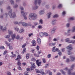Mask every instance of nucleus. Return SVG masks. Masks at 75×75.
Here are the masks:
<instances>
[{"label":"nucleus","instance_id":"nucleus-1","mask_svg":"<svg viewBox=\"0 0 75 75\" xmlns=\"http://www.w3.org/2000/svg\"><path fill=\"white\" fill-rule=\"evenodd\" d=\"M6 9L7 10H10L8 15L10 18H14V17H16V15L15 13H12V10L10 6H8L6 8Z\"/></svg>","mask_w":75,"mask_h":75},{"label":"nucleus","instance_id":"nucleus-2","mask_svg":"<svg viewBox=\"0 0 75 75\" xmlns=\"http://www.w3.org/2000/svg\"><path fill=\"white\" fill-rule=\"evenodd\" d=\"M75 67V64H73L71 66L70 68V69L68 70L67 67H66L64 69V70L66 71H68V75H75V73H73L70 72L71 70H73L74 69V67Z\"/></svg>","mask_w":75,"mask_h":75},{"label":"nucleus","instance_id":"nucleus-3","mask_svg":"<svg viewBox=\"0 0 75 75\" xmlns=\"http://www.w3.org/2000/svg\"><path fill=\"white\" fill-rule=\"evenodd\" d=\"M37 14L35 13H31L29 15L28 18L29 20H35L36 18Z\"/></svg>","mask_w":75,"mask_h":75},{"label":"nucleus","instance_id":"nucleus-4","mask_svg":"<svg viewBox=\"0 0 75 75\" xmlns=\"http://www.w3.org/2000/svg\"><path fill=\"white\" fill-rule=\"evenodd\" d=\"M67 50H68V55H71V54H73V52H71V51H71L73 49V48L72 47V45H70L69 46L67 47Z\"/></svg>","mask_w":75,"mask_h":75},{"label":"nucleus","instance_id":"nucleus-5","mask_svg":"<svg viewBox=\"0 0 75 75\" xmlns=\"http://www.w3.org/2000/svg\"><path fill=\"white\" fill-rule=\"evenodd\" d=\"M8 32L9 33V35H11V37L12 39L14 40V38H16V34H13H13V31L12 30H8Z\"/></svg>","mask_w":75,"mask_h":75},{"label":"nucleus","instance_id":"nucleus-6","mask_svg":"<svg viewBox=\"0 0 75 75\" xmlns=\"http://www.w3.org/2000/svg\"><path fill=\"white\" fill-rule=\"evenodd\" d=\"M36 71L37 73H40L42 75H46V74L44 72V70L43 69L40 70V71L36 70Z\"/></svg>","mask_w":75,"mask_h":75},{"label":"nucleus","instance_id":"nucleus-7","mask_svg":"<svg viewBox=\"0 0 75 75\" xmlns=\"http://www.w3.org/2000/svg\"><path fill=\"white\" fill-rule=\"evenodd\" d=\"M21 13L22 15H23V16L25 20H27V17L26 16H25L27 14V12H24L23 11H21Z\"/></svg>","mask_w":75,"mask_h":75},{"label":"nucleus","instance_id":"nucleus-8","mask_svg":"<svg viewBox=\"0 0 75 75\" xmlns=\"http://www.w3.org/2000/svg\"><path fill=\"white\" fill-rule=\"evenodd\" d=\"M7 29V28L6 26H2L0 25V30L1 31H6Z\"/></svg>","mask_w":75,"mask_h":75},{"label":"nucleus","instance_id":"nucleus-9","mask_svg":"<svg viewBox=\"0 0 75 75\" xmlns=\"http://www.w3.org/2000/svg\"><path fill=\"white\" fill-rule=\"evenodd\" d=\"M31 65H32L31 67H30V69L31 70H33L35 68V63H31Z\"/></svg>","mask_w":75,"mask_h":75},{"label":"nucleus","instance_id":"nucleus-10","mask_svg":"<svg viewBox=\"0 0 75 75\" xmlns=\"http://www.w3.org/2000/svg\"><path fill=\"white\" fill-rule=\"evenodd\" d=\"M21 24L23 26V27H27V26H28V23H25V22H21Z\"/></svg>","mask_w":75,"mask_h":75},{"label":"nucleus","instance_id":"nucleus-11","mask_svg":"<svg viewBox=\"0 0 75 75\" xmlns=\"http://www.w3.org/2000/svg\"><path fill=\"white\" fill-rule=\"evenodd\" d=\"M55 48H56V47L54 46L52 48V52H56V51H59V49L58 48H56L55 50L54 49H55Z\"/></svg>","mask_w":75,"mask_h":75},{"label":"nucleus","instance_id":"nucleus-12","mask_svg":"<svg viewBox=\"0 0 75 75\" xmlns=\"http://www.w3.org/2000/svg\"><path fill=\"white\" fill-rule=\"evenodd\" d=\"M42 1L41 0H35L34 3L35 4H36L38 2L39 5H40Z\"/></svg>","mask_w":75,"mask_h":75},{"label":"nucleus","instance_id":"nucleus-13","mask_svg":"<svg viewBox=\"0 0 75 75\" xmlns=\"http://www.w3.org/2000/svg\"><path fill=\"white\" fill-rule=\"evenodd\" d=\"M57 21V20H54L52 21L51 23L53 25H56V21Z\"/></svg>","mask_w":75,"mask_h":75},{"label":"nucleus","instance_id":"nucleus-14","mask_svg":"<svg viewBox=\"0 0 75 75\" xmlns=\"http://www.w3.org/2000/svg\"><path fill=\"white\" fill-rule=\"evenodd\" d=\"M55 30H56V28H55V27H54L51 32V34H54V33H55Z\"/></svg>","mask_w":75,"mask_h":75},{"label":"nucleus","instance_id":"nucleus-15","mask_svg":"<svg viewBox=\"0 0 75 75\" xmlns=\"http://www.w3.org/2000/svg\"><path fill=\"white\" fill-rule=\"evenodd\" d=\"M39 61H40V60H37L36 61V63L37 64V65L38 66V67H40V65H41V62H39Z\"/></svg>","mask_w":75,"mask_h":75},{"label":"nucleus","instance_id":"nucleus-16","mask_svg":"<svg viewBox=\"0 0 75 75\" xmlns=\"http://www.w3.org/2000/svg\"><path fill=\"white\" fill-rule=\"evenodd\" d=\"M32 46H35V45H36V42L35 41V40H33L32 42Z\"/></svg>","mask_w":75,"mask_h":75},{"label":"nucleus","instance_id":"nucleus-17","mask_svg":"<svg viewBox=\"0 0 75 75\" xmlns=\"http://www.w3.org/2000/svg\"><path fill=\"white\" fill-rule=\"evenodd\" d=\"M21 22H20L19 23H18V22L17 21H14V23L15 24H18V25H20V24H21Z\"/></svg>","mask_w":75,"mask_h":75},{"label":"nucleus","instance_id":"nucleus-18","mask_svg":"<svg viewBox=\"0 0 75 75\" xmlns=\"http://www.w3.org/2000/svg\"><path fill=\"white\" fill-rule=\"evenodd\" d=\"M17 65L18 66H21V62H20V60H18V62L17 63Z\"/></svg>","mask_w":75,"mask_h":75},{"label":"nucleus","instance_id":"nucleus-19","mask_svg":"<svg viewBox=\"0 0 75 75\" xmlns=\"http://www.w3.org/2000/svg\"><path fill=\"white\" fill-rule=\"evenodd\" d=\"M56 44V42L52 43L49 44V45L52 47H54Z\"/></svg>","mask_w":75,"mask_h":75},{"label":"nucleus","instance_id":"nucleus-20","mask_svg":"<svg viewBox=\"0 0 75 75\" xmlns=\"http://www.w3.org/2000/svg\"><path fill=\"white\" fill-rule=\"evenodd\" d=\"M51 12H50L47 14V16L48 18H50V17H51Z\"/></svg>","mask_w":75,"mask_h":75},{"label":"nucleus","instance_id":"nucleus-21","mask_svg":"<svg viewBox=\"0 0 75 75\" xmlns=\"http://www.w3.org/2000/svg\"><path fill=\"white\" fill-rule=\"evenodd\" d=\"M20 59H21V56L20 55H19L17 57V58L16 59V60H20Z\"/></svg>","mask_w":75,"mask_h":75},{"label":"nucleus","instance_id":"nucleus-22","mask_svg":"<svg viewBox=\"0 0 75 75\" xmlns=\"http://www.w3.org/2000/svg\"><path fill=\"white\" fill-rule=\"evenodd\" d=\"M65 41L66 42H68V43H71L70 40L69 38H67L65 40Z\"/></svg>","mask_w":75,"mask_h":75},{"label":"nucleus","instance_id":"nucleus-23","mask_svg":"<svg viewBox=\"0 0 75 75\" xmlns=\"http://www.w3.org/2000/svg\"><path fill=\"white\" fill-rule=\"evenodd\" d=\"M41 39L40 38H38L37 39V42L38 43V44H41Z\"/></svg>","mask_w":75,"mask_h":75},{"label":"nucleus","instance_id":"nucleus-24","mask_svg":"<svg viewBox=\"0 0 75 75\" xmlns=\"http://www.w3.org/2000/svg\"><path fill=\"white\" fill-rule=\"evenodd\" d=\"M71 61H74L75 60V57H70Z\"/></svg>","mask_w":75,"mask_h":75},{"label":"nucleus","instance_id":"nucleus-25","mask_svg":"<svg viewBox=\"0 0 75 75\" xmlns=\"http://www.w3.org/2000/svg\"><path fill=\"white\" fill-rule=\"evenodd\" d=\"M44 13V10H41L40 11V14H43Z\"/></svg>","mask_w":75,"mask_h":75},{"label":"nucleus","instance_id":"nucleus-26","mask_svg":"<svg viewBox=\"0 0 75 75\" xmlns=\"http://www.w3.org/2000/svg\"><path fill=\"white\" fill-rule=\"evenodd\" d=\"M9 42H13V41L14 40V39H11V38H9L8 40Z\"/></svg>","mask_w":75,"mask_h":75},{"label":"nucleus","instance_id":"nucleus-27","mask_svg":"<svg viewBox=\"0 0 75 75\" xmlns=\"http://www.w3.org/2000/svg\"><path fill=\"white\" fill-rule=\"evenodd\" d=\"M26 52V48L24 47L23 49V51L22 52V54H24Z\"/></svg>","mask_w":75,"mask_h":75},{"label":"nucleus","instance_id":"nucleus-28","mask_svg":"<svg viewBox=\"0 0 75 75\" xmlns=\"http://www.w3.org/2000/svg\"><path fill=\"white\" fill-rule=\"evenodd\" d=\"M5 43L7 45V46H10V44L8 43V42H7V41H5Z\"/></svg>","mask_w":75,"mask_h":75},{"label":"nucleus","instance_id":"nucleus-29","mask_svg":"<svg viewBox=\"0 0 75 75\" xmlns=\"http://www.w3.org/2000/svg\"><path fill=\"white\" fill-rule=\"evenodd\" d=\"M24 29H21L19 30V33H23V32H24Z\"/></svg>","mask_w":75,"mask_h":75},{"label":"nucleus","instance_id":"nucleus-30","mask_svg":"<svg viewBox=\"0 0 75 75\" xmlns=\"http://www.w3.org/2000/svg\"><path fill=\"white\" fill-rule=\"evenodd\" d=\"M38 29H42V26L41 25H39L38 26Z\"/></svg>","mask_w":75,"mask_h":75},{"label":"nucleus","instance_id":"nucleus-31","mask_svg":"<svg viewBox=\"0 0 75 75\" xmlns=\"http://www.w3.org/2000/svg\"><path fill=\"white\" fill-rule=\"evenodd\" d=\"M60 72H61L62 74L63 75H65L66 73L65 71H64L62 70H60Z\"/></svg>","mask_w":75,"mask_h":75},{"label":"nucleus","instance_id":"nucleus-32","mask_svg":"<svg viewBox=\"0 0 75 75\" xmlns=\"http://www.w3.org/2000/svg\"><path fill=\"white\" fill-rule=\"evenodd\" d=\"M8 47H9L10 50H11L13 49V46L10 45H9V46H8Z\"/></svg>","mask_w":75,"mask_h":75},{"label":"nucleus","instance_id":"nucleus-33","mask_svg":"<svg viewBox=\"0 0 75 75\" xmlns=\"http://www.w3.org/2000/svg\"><path fill=\"white\" fill-rule=\"evenodd\" d=\"M62 4H59L58 6V8H62Z\"/></svg>","mask_w":75,"mask_h":75},{"label":"nucleus","instance_id":"nucleus-34","mask_svg":"<svg viewBox=\"0 0 75 75\" xmlns=\"http://www.w3.org/2000/svg\"><path fill=\"white\" fill-rule=\"evenodd\" d=\"M31 61L35 62V61H36V59H35V58L33 57L31 59Z\"/></svg>","mask_w":75,"mask_h":75},{"label":"nucleus","instance_id":"nucleus-35","mask_svg":"<svg viewBox=\"0 0 75 75\" xmlns=\"http://www.w3.org/2000/svg\"><path fill=\"white\" fill-rule=\"evenodd\" d=\"M59 16L58 14H55L54 16L53 17L54 18H57V17H58Z\"/></svg>","mask_w":75,"mask_h":75},{"label":"nucleus","instance_id":"nucleus-36","mask_svg":"<svg viewBox=\"0 0 75 75\" xmlns=\"http://www.w3.org/2000/svg\"><path fill=\"white\" fill-rule=\"evenodd\" d=\"M72 32H75V26H74L72 28Z\"/></svg>","mask_w":75,"mask_h":75},{"label":"nucleus","instance_id":"nucleus-37","mask_svg":"<svg viewBox=\"0 0 75 75\" xmlns=\"http://www.w3.org/2000/svg\"><path fill=\"white\" fill-rule=\"evenodd\" d=\"M39 23L40 24H43V21H42V20L40 19V20Z\"/></svg>","mask_w":75,"mask_h":75},{"label":"nucleus","instance_id":"nucleus-38","mask_svg":"<svg viewBox=\"0 0 75 75\" xmlns=\"http://www.w3.org/2000/svg\"><path fill=\"white\" fill-rule=\"evenodd\" d=\"M40 37H43V36H44V33H40Z\"/></svg>","mask_w":75,"mask_h":75},{"label":"nucleus","instance_id":"nucleus-39","mask_svg":"<svg viewBox=\"0 0 75 75\" xmlns=\"http://www.w3.org/2000/svg\"><path fill=\"white\" fill-rule=\"evenodd\" d=\"M30 54H27L26 55V57L27 59H28L30 57Z\"/></svg>","mask_w":75,"mask_h":75},{"label":"nucleus","instance_id":"nucleus-40","mask_svg":"<svg viewBox=\"0 0 75 75\" xmlns=\"http://www.w3.org/2000/svg\"><path fill=\"white\" fill-rule=\"evenodd\" d=\"M14 30H15V31H19V28H14Z\"/></svg>","mask_w":75,"mask_h":75},{"label":"nucleus","instance_id":"nucleus-41","mask_svg":"<svg viewBox=\"0 0 75 75\" xmlns=\"http://www.w3.org/2000/svg\"><path fill=\"white\" fill-rule=\"evenodd\" d=\"M5 38H10V36L8 35H6L5 36Z\"/></svg>","mask_w":75,"mask_h":75},{"label":"nucleus","instance_id":"nucleus-42","mask_svg":"<svg viewBox=\"0 0 75 75\" xmlns=\"http://www.w3.org/2000/svg\"><path fill=\"white\" fill-rule=\"evenodd\" d=\"M16 38L17 39V40H20V36L19 35H17Z\"/></svg>","mask_w":75,"mask_h":75},{"label":"nucleus","instance_id":"nucleus-43","mask_svg":"<svg viewBox=\"0 0 75 75\" xmlns=\"http://www.w3.org/2000/svg\"><path fill=\"white\" fill-rule=\"evenodd\" d=\"M38 7V6H36L35 7H33V10H36V9H37Z\"/></svg>","mask_w":75,"mask_h":75},{"label":"nucleus","instance_id":"nucleus-44","mask_svg":"<svg viewBox=\"0 0 75 75\" xmlns=\"http://www.w3.org/2000/svg\"><path fill=\"white\" fill-rule=\"evenodd\" d=\"M70 25V24L69 23H68L66 25V26L67 28L69 27Z\"/></svg>","mask_w":75,"mask_h":75},{"label":"nucleus","instance_id":"nucleus-45","mask_svg":"<svg viewBox=\"0 0 75 75\" xmlns=\"http://www.w3.org/2000/svg\"><path fill=\"white\" fill-rule=\"evenodd\" d=\"M0 49H2V50H4L5 48L4 46H1L0 47Z\"/></svg>","mask_w":75,"mask_h":75},{"label":"nucleus","instance_id":"nucleus-46","mask_svg":"<svg viewBox=\"0 0 75 75\" xmlns=\"http://www.w3.org/2000/svg\"><path fill=\"white\" fill-rule=\"evenodd\" d=\"M70 42H71V43H73V44H74L75 42V40H71V41H70Z\"/></svg>","mask_w":75,"mask_h":75},{"label":"nucleus","instance_id":"nucleus-47","mask_svg":"<svg viewBox=\"0 0 75 75\" xmlns=\"http://www.w3.org/2000/svg\"><path fill=\"white\" fill-rule=\"evenodd\" d=\"M42 60L43 62L44 63H45L46 62V60H45V59H42Z\"/></svg>","mask_w":75,"mask_h":75},{"label":"nucleus","instance_id":"nucleus-48","mask_svg":"<svg viewBox=\"0 0 75 75\" xmlns=\"http://www.w3.org/2000/svg\"><path fill=\"white\" fill-rule=\"evenodd\" d=\"M51 57V54H49L48 55H47V58H50V57Z\"/></svg>","mask_w":75,"mask_h":75},{"label":"nucleus","instance_id":"nucleus-49","mask_svg":"<svg viewBox=\"0 0 75 75\" xmlns=\"http://www.w3.org/2000/svg\"><path fill=\"white\" fill-rule=\"evenodd\" d=\"M69 20H74V18L73 17H71L69 18Z\"/></svg>","mask_w":75,"mask_h":75},{"label":"nucleus","instance_id":"nucleus-50","mask_svg":"<svg viewBox=\"0 0 75 75\" xmlns=\"http://www.w3.org/2000/svg\"><path fill=\"white\" fill-rule=\"evenodd\" d=\"M10 2L11 4H14V1H13V0H11Z\"/></svg>","mask_w":75,"mask_h":75},{"label":"nucleus","instance_id":"nucleus-51","mask_svg":"<svg viewBox=\"0 0 75 75\" xmlns=\"http://www.w3.org/2000/svg\"><path fill=\"white\" fill-rule=\"evenodd\" d=\"M44 34L45 35H46V36H48V33H44Z\"/></svg>","mask_w":75,"mask_h":75},{"label":"nucleus","instance_id":"nucleus-52","mask_svg":"<svg viewBox=\"0 0 75 75\" xmlns=\"http://www.w3.org/2000/svg\"><path fill=\"white\" fill-rule=\"evenodd\" d=\"M58 54L59 55H60V56H61V55H62V53L61 52V51H59V52Z\"/></svg>","mask_w":75,"mask_h":75},{"label":"nucleus","instance_id":"nucleus-53","mask_svg":"<svg viewBox=\"0 0 75 75\" xmlns=\"http://www.w3.org/2000/svg\"><path fill=\"white\" fill-rule=\"evenodd\" d=\"M28 72L26 71L24 73V74L25 75H28Z\"/></svg>","mask_w":75,"mask_h":75},{"label":"nucleus","instance_id":"nucleus-54","mask_svg":"<svg viewBox=\"0 0 75 75\" xmlns=\"http://www.w3.org/2000/svg\"><path fill=\"white\" fill-rule=\"evenodd\" d=\"M34 24L35 25H37L38 24V23L37 22H34Z\"/></svg>","mask_w":75,"mask_h":75},{"label":"nucleus","instance_id":"nucleus-55","mask_svg":"<svg viewBox=\"0 0 75 75\" xmlns=\"http://www.w3.org/2000/svg\"><path fill=\"white\" fill-rule=\"evenodd\" d=\"M65 14H66V13L65 12V11H64L62 13V15L63 16H64V15H65Z\"/></svg>","mask_w":75,"mask_h":75},{"label":"nucleus","instance_id":"nucleus-56","mask_svg":"<svg viewBox=\"0 0 75 75\" xmlns=\"http://www.w3.org/2000/svg\"><path fill=\"white\" fill-rule=\"evenodd\" d=\"M11 57H16V54H12Z\"/></svg>","mask_w":75,"mask_h":75},{"label":"nucleus","instance_id":"nucleus-57","mask_svg":"<svg viewBox=\"0 0 75 75\" xmlns=\"http://www.w3.org/2000/svg\"><path fill=\"white\" fill-rule=\"evenodd\" d=\"M36 48L37 50H39V49H40V47L38 45L36 47Z\"/></svg>","mask_w":75,"mask_h":75},{"label":"nucleus","instance_id":"nucleus-58","mask_svg":"<svg viewBox=\"0 0 75 75\" xmlns=\"http://www.w3.org/2000/svg\"><path fill=\"white\" fill-rule=\"evenodd\" d=\"M34 56L35 57H39V55H37V54H34Z\"/></svg>","mask_w":75,"mask_h":75},{"label":"nucleus","instance_id":"nucleus-59","mask_svg":"<svg viewBox=\"0 0 75 75\" xmlns=\"http://www.w3.org/2000/svg\"><path fill=\"white\" fill-rule=\"evenodd\" d=\"M41 53H42V52H41V51H38V55H39L41 54Z\"/></svg>","mask_w":75,"mask_h":75},{"label":"nucleus","instance_id":"nucleus-60","mask_svg":"<svg viewBox=\"0 0 75 75\" xmlns=\"http://www.w3.org/2000/svg\"><path fill=\"white\" fill-rule=\"evenodd\" d=\"M45 7L46 8H50V6L48 5H47Z\"/></svg>","mask_w":75,"mask_h":75},{"label":"nucleus","instance_id":"nucleus-61","mask_svg":"<svg viewBox=\"0 0 75 75\" xmlns=\"http://www.w3.org/2000/svg\"><path fill=\"white\" fill-rule=\"evenodd\" d=\"M7 51H5L4 52L3 54L4 55L5 54H7Z\"/></svg>","mask_w":75,"mask_h":75},{"label":"nucleus","instance_id":"nucleus-62","mask_svg":"<svg viewBox=\"0 0 75 75\" xmlns=\"http://www.w3.org/2000/svg\"><path fill=\"white\" fill-rule=\"evenodd\" d=\"M31 52H32V53H34V52H35V50H32L31 51Z\"/></svg>","mask_w":75,"mask_h":75},{"label":"nucleus","instance_id":"nucleus-63","mask_svg":"<svg viewBox=\"0 0 75 75\" xmlns=\"http://www.w3.org/2000/svg\"><path fill=\"white\" fill-rule=\"evenodd\" d=\"M33 33H31L30 34H29L28 35V36L29 37H31V35H33Z\"/></svg>","mask_w":75,"mask_h":75},{"label":"nucleus","instance_id":"nucleus-64","mask_svg":"<svg viewBox=\"0 0 75 75\" xmlns=\"http://www.w3.org/2000/svg\"><path fill=\"white\" fill-rule=\"evenodd\" d=\"M53 40L54 41H58V39L57 38H54Z\"/></svg>","mask_w":75,"mask_h":75}]
</instances>
